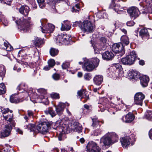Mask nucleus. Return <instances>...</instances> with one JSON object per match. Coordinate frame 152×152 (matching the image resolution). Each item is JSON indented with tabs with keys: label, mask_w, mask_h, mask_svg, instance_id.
<instances>
[{
	"label": "nucleus",
	"mask_w": 152,
	"mask_h": 152,
	"mask_svg": "<svg viewBox=\"0 0 152 152\" xmlns=\"http://www.w3.org/2000/svg\"><path fill=\"white\" fill-rule=\"evenodd\" d=\"M99 60L97 58H93L86 61L83 64L82 68L84 71L91 72L99 65Z\"/></svg>",
	"instance_id": "nucleus-1"
},
{
	"label": "nucleus",
	"mask_w": 152,
	"mask_h": 152,
	"mask_svg": "<svg viewBox=\"0 0 152 152\" xmlns=\"http://www.w3.org/2000/svg\"><path fill=\"white\" fill-rule=\"evenodd\" d=\"M73 26H78L83 31L91 32L92 31L94 27L93 24L88 20H85L83 22L76 21L73 25Z\"/></svg>",
	"instance_id": "nucleus-2"
},
{
	"label": "nucleus",
	"mask_w": 152,
	"mask_h": 152,
	"mask_svg": "<svg viewBox=\"0 0 152 152\" xmlns=\"http://www.w3.org/2000/svg\"><path fill=\"white\" fill-rule=\"evenodd\" d=\"M17 23L19 25L20 29L24 32H26L33 25L30 17H28L26 19L22 18L18 20Z\"/></svg>",
	"instance_id": "nucleus-3"
},
{
	"label": "nucleus",
	"mask_w": 152,
	"mask_h": 152,
	"mask_svg": "<svg viewBox=\"0 0 152 152\" xmlns=\"http://www.w3.org/2000/svg\"><path fill=\"white\" fill-rule=\"evenodd\" d=\"M136 58V53L133 50L130 52V55L121 59V61L124 65H130L134 63Z\"/></svg>",
	"instance_id": "nucleus-4"
},
{
	"label": "nucleus",
	"mask_w": 152,
	"mask_h": 152,
	"mask_svg": "<svg viewBox=\"0 0 152 152\" xmlns=\"http://www.w3.org/2000/svg\"><path fill=\"white\" fill-rule=\"evenodd\" d=\"M86 147L87 152H101V149L96 142L93 141L89 142Z\"/></svg>",
	"instance_id": "nucleus-5"
},
{
	"label": "nucleus",
	"mask_w": 152,
	"mask_h": 152,
	"mask_svg": "<svg viewBox=\"0 0 152 152\" xmlns=\"http://www.w3.org/2000/svg\"><path fill=\"white\" fill-rule=\"evenodd\" d=\"M50 124L48 123L43 122L38 125L36 127V130L42 134H45L49 130Z\"/></svg>",
	"instance_id": "nucleus-6"
},
{
	"label": "nucleus",
	"mask_w": 152,
	"mask_h": 152,
	"mask_svg": "<svg viewBox=\"0 0 152 152\" xmlns=\"http://www.w3.org/2000/svg\"><path fill=\"white\" fill-rule=\"evenodd\" d=\"M121 68V66L119 63H115L114 64L111 68V71L116 77H120L122 76V72L120 71V69Z\"/></svg>",
	"instance_id": "nucleus-7"
},
{
	"label": "nucleus",
	"mask_w": 152,
	"mask_h": 152,
	"mask_svg": "<svg viewBox=\"0 0 152 152\" xmlns=\"http://www.w3.org/2000/svg\"><path fill=\"white\" fill-rule=\"evenodd\" d=\"M145 98V95L142 93H137L134 96V103L137 105L142 106Z\"/></svg>",
	"instance_id": "nucleus-8"
},
{
	"label": "nucleus",
	"mask_w": 152,
	"mask_h": 152,
	"mask_svg": "<svg viewBox=\"0 0 152 152\" xmlns=\"http://www.w3.org/2000/svg\"><path fill=\"white\" fill-rule=\"evenodd\" d=\"M112 50L115 53H121L123 54L125 53L123 45L121 43L113 44L112 46Z\"/></svg>",
	"instance_id": "nucleus-9"
},
{
	"label": "nucleus",
	"mask_w": 152,
	"mask_h": 152,
	"mask_svg": "<svg viewBox=\"0 0 152 152\" xmlns=\"http://www.w3.org/2000/svg\"><path fill=\"white\" fill-rule=\"evenodd\" d=\"M12 126H13L11 125H5L4 128L0 132V137L2 138L9 136L10 134Z\"/></svg>",
	"instance_id": "nucleus-10"
},
{
	"label": "nucleus",
	"mask_w": 152,
	"mask_h": 152,
	"mask_svg": "<svg viewBox=\"0 0 152 152\" xmlns=\"http://www.w3.org/2000/svg\"><path fill=\"white\" fill-rule=\"evenodd\" d=\"M127 12L132 19H134L138 17L140 14L138 9L134 7H132L128 9Z\"/></svg>",
	"instance_id": "nucleus-11"
},
{
	"label": "nucleus",
	"mask_w": 152,
	"mask_h": 152,
	"mask_svg": "<svg viewBox=\"0 0 152 152\" xmlns=\"http://www.w3.org/2000/svg\"><path fill=\"white\" fill-rule=\"evenodd\" d=\"M42 26H40L42 32L43 33L52 32L54 30V26L51 24H47L43 26L41 23Z\"/></svg>",
	"instance_id": "nucleus-12"
},
{
	"label": "nucleus",
	"mask_w": 152,
	"mask_h": 152,
	"mask_svg": "<svg viewBox=\"0 0 152 152\" xmlns=\"http://www.w3.org/2000/svg\"><path fill=\"white\" fill-rule=\"evenodd\" d=\"M12 110L10 111V114H8L7 115H3V117L4 119L7 121L8 125H11L12 126H14V121L12 119L13 114L12 113Z\"/></svg>",
	"instance_id": "nucleus-13"
},
{
	"label": "nucleus",
	"mask_w": 152,
	"mask_h": 152,
	"mask_svg": "<svg viewBox=\"0 0 152 152\" xmlns=\"http://www.w3.org/2000/svg\"><path fill=\"white\" fill-rule=\"evenodd\" d=\"M66 105L68 106L69 105L68 103L66 104L60 103L56 107V111L57 113L59 115H61Z\"/></svg>",
	"instance_id": "nucleus-14"
},
{
	"label": "nucleus",
	"mask_w": 152,
	"mask_h": 152,
	"mask_svg": "<svg viewBox=\"0 0 152 152\" xmlns=\"http://www.w3.org/2000/svg\"><path fill=\"white\" fill-rule=\"evenodd\" d=\"M100 143H102L105 145H108L112 144L111 140L108 134L105 135L101 139Z\"/></svg>",
	"instance_id": "nucleus-15"
},
{
	"label": "nucleus",
	"mask_w": 152,
	"mask_h": 152,
	"mask_svg": "<svg viewBox=\"0 0 152 152\" xmlns=\"http://www.w3.org/2000/svg\"><path fill=\"white\" fill-rule=\"evenodd\" d=\"M134 118V116L132 113H129L125 116H123L121 119L123 122L129 123L133 120Z\"/></svg>",
	"instance_id": "nucleus-16"
},
{
	"label": "nucleus",
	"mask_w": 152,
	"mask_h": 152,
	"mask_svg": "<svg viewBox=\"0 0 152 152\" xmlns=\"http://www.w3.org/2000/svg\"><path fill=\"white\" fill-rule=\"evenodd\" d=\"M110 7L111 8L114 7V9L115 11L118 14H121L124 10V9L121 7L119 5H116L115 4V2L114 0L112 1V2L110 5Z\"/></svg>",
	"instance_id": "nucleus-17"
},
{
	"label": "nucleus",
	"mask_w": 152,
	"mask_h": 152,
	"mask_svg": "<svg viewBox=\"0 0 152 152\" xmlns=\"http://www.w3.org/2000/svg\"><path fill=\"white\" fill-rule=\"evenodd\" d=\"M102 56L103 59L108 61L112 60L114 57V55L111 52L107 51L103 53Z\"/></svg>",
	"instance_id": "nucleus-18"
},
{
	"label": "nucleus",
	"mask_w": 152,
	"mask_h": 152,
	"mask_svg": "<svg viewBox=\"0 0 152 152\" xmlns=\"http://www.w3.org/2000/svg\"><path fill=\"white\" fill-rule=\"evenodd\" d=\"M140 79L141 84L143 87H146L148 85V83L149 80L148 76L144 75L140 77Z\"/></svg>",
	"instance_id": "nucleus-19"
},
{
	"label": "nucleus",
	"mask_w": 152,
	"mask_h": 152,
	"mask_svg": "<svg viewBox=\"0 0 152 152\" xmlns=\"http://www.w3.org/2000/svg\"><path fill=\"white\" fill-rule=\"evenodd\" d=\"M130 139L129 137H122L120 139V141L123 148H126L130 144Z\"/></svg>",
	"instance_id": "nucleus-20"
},
{
	"label": "nucleus",
	"mask_w": 152,
	"mask_h": 152,
	"mask_svg": "<svg viewBox=\"0 0 152 152\" xmlns=\"http://www.w3.org/2000/svg\"><path fill=\"white\" fill-rule=\"evenodd\" d=\"M77 94L81 98V100L82 98H84L86 100L85 101L86 102L87 100L89 99L88 96L86 95V92L84 90H81L78 91L77 92Z\"/></svg>",
	"instance_id": "nucleus-21"
},
{
	"label": "nucleus",
	"mask_w": 152,
	"mask_h": 152,
	"mask_svg": "<svg viewBox=\"0 0 152 152\" xmlns=\"http://www.w3.org/2000/svg\"><path fill=\"white\" fill-rule=\"evenodd\" d=\"M71 28L69 22L67 20L64 21L61 23V30L62 31H67L70 29Z\"/></svg>",
	"instance_id": "nucleus-22"
},
{
	"label": "nucleus",
	"mask_w": 152,
	"mask_h": 152,
	"mask_svg": "<svg viewBox=\"0 0 152 152\" xmlns=\"http://www.w3.org/2000/svg\"><path fill=\"white\" fill-rule=\"evenodd\" d=\"M29 8L27 6H22L19 9V12L25 16H27L28 14Z\"/></svg>",
	"instance_id": "nucleus-23"
},
{
	"label": "nucleus",
	"mask_w": 152,
	"mask_h": 152,
	"mask_svg": "<svg viewBox=\"0 0 152 152\" xmlns=\"http://www.w3.org/2000/svg\"><path fill=\"white\" fill-rule=\"evenodd\" d=\"M103 77L101 75H96L94 78V83L97 85H99L103 81Z\"/></svg>",
	"instance_id": "nucleus-24"
},
{
	"label": "nucleus",
	"mask_w": 152,
	"mask_h": 152,
	"mask_svg": "<svg viewBox=\"0 0 152 152\" xmlns=\"http://www.w3.org/2000/svg\"><path fill=\"white\" fill-rule=\"evenodd\" d=\"M140 35L144 40H145V37H146V39L148 38L149 36L147 29L145 28L141 29L140 31Z\"/></svg>",
	"instance_id": "nucleus-25"
},
{
	"label": "nucleus",
	"mask_w": 152,
	"mask_h": 152,
	"mask_svg": "<svg viewBox=\"0 0 152 152\" xmlns=\"http://www.w3.org/2000/svg\"><path fill=\"white\" fill-rule=\"evenodd\" d=\"M112 141V144L117 142L118 140V135L114 132L108 134Z\"/></svg>",
	"instance_id": "nucleus-26"
},
{
	"label": "nucleus",
	"mask_w": 152,
	"mask_h": 152,
	"mask_svg": "<svg viewBox=\"0 0 152 152\" xmlns=\"http://www.w3.org/2000/svg\"><path fill=\"white\" fill-rule=\"evenodd\" d=\"M121 40L122 45L124 44L126 45H128L129 43V39L126 35H124L121 36Z\"/></svg>",
	"instance_id": "nucleus-27"
},
{
	"label": "nucleus",
	"mask_w": 152,
	"mask_h": 152,
	"mask_svg": "<svg viewBox=\"0 0 152 152\" xmlns=\"http://www.w3.org/2000/svg\"><path fill=\"white\" fill-rule=\"evenodd\" d=\"M34 115V113L31 110H28L27 111V115H25L23 117L25 120V122H28L30 119L31 117H33Z\"/></svg>",
	"instance_id": "nucleus-28"
},
{
	"label": "nucleus",
	"mask_w": 152,
	"mask_h": 152,
	"mask_svg": "<svg viewBox=\"0 0 152 152\" xmlns=\"http://www.w3.org/2000/svg\"><path fill=\"white\" fill-rule=\"evenodd\" d=\"M72 129L74 131L80 132L82 130V127L79 123L76 122L74 124Z\"/></svg>",
	"instance_id": "nucleus-29"
},
{
	"label": "nucleus",
	"mask_w": 152,
	"mask_h": 152,
	"mask_svg": "<svg viewBox=\"0 0 152 152\" xmlns=\"http://www.w3.org/2000/svg\"><path fill=\"white\" fill-rule=\"evenodd\" d=\"M43 43L44 41L41 38L38 37L36 38L34 42V44L35 46L38 47H39Z\"/></svg>",
	"instance_id": "nucleus-30"
},
{
	"label": "nucleus",
	"mask_w": 152,
	"mask_h": 152,
	"mask_svg": "<svg viewBox=\"0 0 152 152\" xmlns=\"http://www.w3.org/2000/svg\"><path fill=\"white\" fill-rule=\"evenodd\" d=\"M26 129H28L30 130V132L33 131L35 132H37L36 128L34 124H29L26 126Z\"/></svg>",
	"instance_id": "nucleus-31"
},
{
	"label": "nucleus",
	"mask_w": 152,
	"mask_h": 152,
	"mask_svg": "<svg viewBox=\"0 0 152 152\" xmlns=\"http://www.w3.org/2000/svg\"><path fill=\"white\" fill-rule=\"evenodd\" d=\"M64 40L62 38V36L61 35H58L56 39V43L57 44L60 45L64 44Z\"/></svg>",
	"instance_id": "nucleus-32"
},
{
	"label": "nucleus",
	"mask_w": 152,
	"mask_h": 152,
	"mask_svg": "<svg viewBox=\"0 0 152 152\" xmlns=\"http://www.w3.org/2000/svg\"><path fill=\"white\" fill-rule=\"evenodd\" d=\"M45 113L47 114H50L52 117L55 116L56 115L55 112L51 108H49L47 110L45 111Z\"/></svg>",
	"instance_id": "nucleus-33"
},
{
	"label": "nucleus",
	"mask_w": 152,
	"mask_h": 152,
	"mask_svg": "<svg viewBox=\"0 0 152 152\" xmlns=\"http://www.w3.org/2000/svg\"><path fill=\"white\" fill-rule=\"evenodd\" d=\"M62 38L64 40V44H66L71 40L70 37L69 35L67 34H63Z\"/></svg>",
	"instance_id": "nucleus-34"
},
{
	"label": "nucleus",
	"mask_w": 152,
	"mask_h": 152,
	"mask_svg": "<svg viewBox=\"0 0 152 152\" xmlns=\"http://www.w3.org/2000/svg\"><path fill=\"white\" fill-rule=\"evenodd\" d=\"M145 117L148 120L152 121V111H147L145 114Z\"/></svg>",
	"instance_id": "nucleus-35"
},
{
	"label": "nucleus",
	"mask_w": 152,
	"mask_h": 152,
	"mask_svg": "<svg viewBox=\"0 0 152 152\" xmlns=\"http://www.w3.org/2000/svg\"><path fill=\"white\" fill-rule=\"evenodd\" d=\"M58 51L57 49L53 48H52L50 50V55L53 56H54L57 55Z\"/></svg>",
	"instance_id": "nucleus-36"
},
{
	"label": "nucleus",
	"mask_w": 152,
	"mask_h": 152,
	"mask_svg": "<svg viewBox=\"0 0 152 152\" xmlns=\"http://www.w3.org/2000/svg\"><path fill=\"white\" fill-rule=\"evenodd\" d=\"M5 73V69L4 66L2 65H0V76L3 77Z\"/></svg>",
	"instance_id": "nucleus-37"
},
{
	"label": "nucleus",
	"mask_w": 152,
	"mask_h": 152,
	"mask_svg": "<svg viewBox=\"0 0 152 152\" xmlns=\"http://www.w3.org/2000/svg\"><path fill=\"white\" fill-rule=\"evenodd\" d=\"M6 91L5 86L3 83L0 84V95L4 94Z\"/></svg>",
	"instance_id": "nucleus-38"
},
{
	"label": "nucleus",
	"mask_w": 152,
	"mask_h": 152,
	"mask_svg": "<svg viewBox=\"0 0 152 152\" xmlns=\"http://www.w3.org/2000/svg\"><path fill=\"white\" fill-rule=\"evenodd\" d=\"M133 79L132 80H137L140 78V73L136 71H134L133 75Z\"/></svg>",
	"instance_id": "nucleus-39"
},
{
	"label": "nucleus",
	"mask_w": 152,
	"mask_h": 152,
	"mask_svg": "<svg viewBox=\"0 0 152 152\" xmlns=\"http://www.w3.org/2000/svg\"><path fill=\"white\" fill-rule=\"evenodd\" d=\"M29 66L31 68L34 69L33 70L35 73L37 72V70L39 68L38 67H36V64L35 63H30L29 64Z\"/></svg>",
	"instance_id": "nucleus-40"
},
{
	"label": "nucleus",
	"mask_w": 152,
	"mask_h": 152,
	"mask_svg": "<svg viewBox=\"0 0 152 152\" xmlns=\"http://www.w3.org/2000/svg\"><path fill=\"white\" fill-rule=\"evenodd\" d=\"M4 45L5 46L4 49H5L7 51H10L13 49L12 47L9 44H7L6 43H4Z\"/></svg>",
	"instance_id": "nucleus-41"
},
{
	"label": "nucleus",
	"mask_w": 152,
	"mask_h": 152,
	"mask_svg": "<svg viewBox=\"0 0 152 152\" xmlns=\"http://www.w3.org/2000/svg\"><path fill=\"white\" fill-rule=\"evenodd\" d=\"M26 86L24 83H21L19 85L17 88V89L19 91L21 90L22 89L25 90L26 89Z\"/></svg>",
	"instance_id": "nucleus-42"
},
{
	"label": "nucleus",
	"mask_w": 152,
	"mask_h": 152,
	"mask_svg": "<svg viewBox=\"0 0 152 152\" xmlns=\"http://www.w3.org/2000/svg\"><path fill=\"white\" fill-rule=\"evenodd\" d=\"M10 101L12 103H18V102H21L22 101L21 100H19L18 98L16 97H11L10 98Z\"/></svg>",
	"instance_id": "nucleus-43"
},
{
	"label": "nucleus",
	"mask_w": 152,
	"mask_h": 152,
	"mask_svg": "<svg viewBox=\"0 0 152 152\" xmlns=\"http://www.w3.org/2000/svg\"><path fill=\"white\" fill-rule=\"evenodd\" d=\"M41 8H43L45 7V0H37Z\"/></svg>",
	"instance_id": "nucleus-44"
},
{
	"label": "nucleus",
	"mask_w": 152,
	"mask_h": 152,
	"mask_svg": "<svg viewBox=\"0 0 152 152\" xmlns=\"http://www.w3.org/2000/svg\"><path fill=\"white\" fill-rule=\"evenodd\" d=\"M70 63L68 62H64L62 65V67L64 69H66L69 66Z\"/></svg>",
	"instance_id": "nucleus-45"
},
{
	"label": "nucleus",
	"mask_w": 152,
	"mask_h": 152,
	"mask_svg": "<svg viewBox=\"0 0 152 152\" xmlns=\"http://www.w3.org/2000/svg\"><path fill=\"white\" fill-rule=\"evenodd\" d=\"M91 75L90 73H86L84 75V78L86 80H89L91 78Z\"/></svg>",
	"instance_id": "nucleus-46"
},
{
	"label": "nucleus",
	"mask_w": 152,
	"mask_h": 152,
	"mask_svg": "<svg viewBox=\"0 0 152 152\" xmlns=\"http://www.w3.org/2000/svg\"><path fill=\"white\" fill-rule=\"evenodd\" d=\"M50 96L53 99H58L59 98V94L56 93H53L51 94Z\"/></svg>",
	"instance_id": "nucleus-47"
},
{
	"label": "nucleus",
	"mask_w": 152,
	"mask_h": 152,
	"mask_svg": "<svg viewBox=\"0 0 152 152\" xmlns=\"http://www.w3.org/2000/svg\"><path fill=\"white\" fill-rule=\"evenodd\" d=\"M48 65L51 67H52L55 64V61L52 59L49 60L48 62Z\"/></svg>",
	"instance_id": "nucleus-48"
},
{
	"label": "nucleus",
	"mask_w": 152,
	"mask_h": 152,
	"mask_svg": "<svg viewBox=\"0 0 152 152\" xmlns=\"http://www.w3.org/2000/svg\"><path fill=\"white\" fill-rule=\"evenodd\" d=\"M134 71H129L127 72V77L129 79H133V75Z\"/></svg>",
	"instance_id": "nucleus-49"
},
{
	"label": "nucleus",
	"mask_w": 152,
	"mask_h": 152,
	"mask_svg": "<svg viewBox=\"0 0 152 152\" xmlns=\"http://www.w3.org/2000/svg\"><path fill=\"white\" fill-rule=\"evenodd\" d=\"M39 97L40 99L42 100V103H48V99H47V98H45V97H44V96H43L42 95H40L39 96Z\"/></svg>",
	"instance_id": "nucleus-50"
},
{
	"label": "nucleus",
	"mask_w": 152,
	"mask_h": 152,
	"mask_svg": "<svg viewBox=\"0 0 152 152\" xmlns=\"http://www.w3.org/2000/svg\"><path fill=\"white\" fill-rule=\"evenodd\" d=\"M1 112L3 114V115L6 114V113H10V110L8 108L4 109L1 108Z\"/></svg>",
	"instance_id": "nucleus-51"
},
{
	"label": "nucleus",
	"mask_w": 152,
	"mask_h": 152,
	"mask_svg": "<svg viewBox=\"0 0 152 152\" xmlns=\"http://www.w3.org/2000/svg\"><path fill=\"white\" fill-rule=\"evenodd\" d=\"M100 41L101 43L104 45L107 42V39L105 37H102L100 38Z\"/></svg>",
	"instance_id": "nucleus-52"
},
{
	"label": "nucleus",
	"mask_w": 152,
	"mask_h": 152,
	"mask_svg": "<svg viewBox=\"0 0 152 152\" xmlns=\"http://www.w3.org/2000/svg\"><path fill=\"white\" fill-rule=\"evenodd\" d=\"M93 123L92 124V126L94 128L97 127L99 125V122L97 121H94L93 120Z\"/></svg>",
	"instance_id": "nucleus-53"
},
{
	"label": "nucleus",
	"mask_w": 152,
	"mask_h": 152,
	"mask_svg": "<svg viewBox=\"0 0 152 152\" xmlns=\"http://www.w3.org/2000/svg\"><path fill=\"white\" fill-rule=\"evenodd\" d=\"M53 77L55 80H58L59 79V75L58 74H54L53 75Z\"/></svg>",
	"instance_id": "nucleus-54"
},
{
	"label": "nucleus",
	"mask_w": 152,
	"mask_h": 152,
	"mask_svg": "<svg viewBox=\"0 0 152 152\" xmlns=\"http://www.w3.org/2000/svg\"><path fill=\"white\" fill-rule=\"evenodd\" d=\"M101 131L99 129H96L94 131V136H97L100 134Z\"/></svg>",
	"instance_id": "nucleus-55"
},
{
	"label": "nucleus",
	"mask_w": 152,
	"mask_h": 152,
	"mask_svg": "<svg viewBox=\"0 0 152 152\" xmlns=\"http://www.w3.org/2000/svg\"><path fill=\"white\" fill-rule=\"evenodd\" d=\"M3 24L5 26H7L8 24V21L6 18H4L2 20Z\"/></svg>",
	"instance_id": "nucleus-56"
},
{
	"label": "nucleus",
	"mask_w": 152,
	"mask_h": 152,
	"mask_svg": "<svg viewBox=\"0 0 152 152\" xmlns=\"http://www.w3.org/2000/svg\"><path fill=\"white\" fill-rule=\"evenodd\" d=\"M134 24V23L132 21L128 22L126 23L127 26H133Z\"/></svg>",
	"instance_id": "nucleus-57"
},
{
	"label": "nucleus",
	"mask_w": 152,
	"mask_h": 152,
	"mask_svg": "<svg viewBox=\"0 0 152 152\" xmlns=\"http://www.w3.org/2000/svg\"><path fill=\"white\" fill-rule=\"evenodd\" d=\"M102 12H99L97 13V15L99 17V18H104L105 17H104V15H106V14H103V16H102Z\"/></svg>",
	"instance_id": "nucleus-58"
},
{
	"label": "nucleus",
	"mask_w": 152,
	"mask_h": 152,
	"mask_svg": "<svg viewBox=\"0 0 152 152\" xmlns=\"http://www.w3.org/2000/svg\"><path fill=\"white\" fill-rule=\"evenodd\" d=\"M14 69L16 70L18 72H19L20 71L21 68L20 67H18V66L16 65L14 67Z\"/></svg>",
	"instance_id": "nucleus-59"
},
{
	"label": "nucleus",
	"mask_w": 152,
	"mask_h": 152,
	"mask_svg": "<svg viewBox=\"0 0 152 152\" xmlns=\"http://www.w3.org/2000/svg\"><path fill=\"white\" fill-rule=\"evenodd\" d=\"M95 53H98L99 52V49H98L96 47L93 46Z\"/></svg>",
	"instance_id": "nucleus-60"
},
{
	"label": "nucleus",
	"mask_w": 152,
	"mask_h": 152,
	"mask_svg": "<svg viewBox=\"0 0 152 152\" xmlns=\"http://www.w3.org/2000/svg\"><path fill=\"white\" fill-rule=\"evenodd\" d=\"M149 136L150 138L152 140V129L149 131Z\"/></svg>",
	"instance_id": "nucleus-61"
},
{
	"label": "nucleus",
	"mask_w": 152,
	"mask_h": 152,
	"mask_svg": "<svg viewBox=\"0 0 152 152\" xmlns=\"http://www.w3.org/2000/svg\"><path fill=\"white\" fill-rule=\"evenodd\" d=\"M63 135V133H60L58 136V139L59 140L61 141L62 140V136Z\"/></svg>",
	"instance_id": "nucleus-62"
},
{
	"label": "nucleus",
	"mask_w": 152,
	"mask_h": 152,
	"mask_svg": "<svg viewBox=\"0 0 152 152\" xmlns=\"http://www.w3.org/2000/svg\"><path fill=\"white\" fill-rule=\"evenodd\" d=\"M51 67L48 65V66H46L44 67V69L45 70H49Z\"/></svg>",
	"instance_id": "nucleus-63"
},
{
	"label": "nucleus",
	"mask_w": 152,
	"mask_h": 152,
	"mask_svg": "<svg viewBox=\"0 0 152 152\" xmlns=\"http://www.w3.org/2000/svg\"><path fill=\"white\" fill-rule=\"evenodd\" d=\"M139 64L141 65H143L145 64V62L144 60H141L139 62Z\"/></svg>",
	"instance_id": "nucleus-64"
}]
</instances>
